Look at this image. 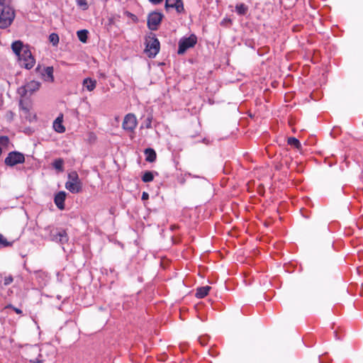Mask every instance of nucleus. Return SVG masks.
I'll return each mask as SVG.
<instances>
[{"label":"nucleus","instance_id":"7ed1b4c3","mask_svg":"<svg viewBox=\"0 0 363 363\" xmlns=\"http://www.w3.org/2000/svg\"><path fill=\"white\" fill-rule=\"evenodd\" d=\"M40 83L39 82L32 80L18 88L17 93L21 96V97H24L27 95L33 94L40 89Z\"/></svg>","mask_w":363,"mask_h":363},{"label":"nucleus","instance_id":"39448f33","mask_svg":"<svg viewBox=\"0 0 363 363\" xmlns=\"http://www.w3.org/2000/svg\"><path fill=\"white\" fill-rule=\"evenodd\" d=\"M160 50V42L155 37H150L146 40L145 52L149 57H154Z\"/></svg>","mask_w":363,"mask_h":363},{"label":"nucleus","instance_id":"4be33fe9","mask_svg":"<svg viewBox=\"0 0 363 363\" xmlns=\"http://www.w3.org/2000/svg\"><path fill=\"white\" fill-rule=\"evenodd\" d=\"M288 144L291 146H294L297 149H300L301 147V145L299 140L294 137H290L288 138Z\"/></svg>","mask_w":363,"mask_h":363},{"label":"nucleus","instance_id":"6e6552de","mask_svg":"<svg viewBox=\"0 0 363 363\" xmlns=\"http://www.w3.org/2000/svg\"><path fill=\"white\" fill-rule=\"evenodd\" d=\"M20 65L26 69H31L35 65V59L28 49H24L21 56L18 57Z\"/></svg>","mask_w":363,"mask_h":363},{"label":"nucleus","instance_id":"a211bd4d","mask_svg":"<svg viewBox=\"0 0 363 363\" xmlns=\"http://www.w3.org/2000/svg\"><path fill=\"white\" fill-rule=\"evenodd\" d=\"M248 10L249 7L243 3L237 4L235 7V11L239 16L246 15Z\"/></svg>","mask_w":363,"mask_h":363},{"label":"nucleus","instance_id":"aec40b11","mask_svg":"<svg viewBox=\"0 0 363 363\" xmlns=\"http://www.w3.org/2000/svg\"><path fill=\"white\" fill-rule=\"evenodd\" d=\"M63 165L64 160L62 158L57 159L52 162V167L58 172H63Z\"/></svg>","mask_w":363,"mask_h":363},{"label":"nucleus","instance_id":"9d476101","mask_svg":"<svg viewBox=\"0 0 363 363\" xmlns=\"http://www.w3.org/2000/svg\"><path fill=\"white\" fill-rule=\"evenodd\" d=\"M162 19V14L159 12H152L151 13L147 18V26L148 28L152 30H155L157 29L158 26L160 25L161 21Z\"/></svg>","mask_w":363,"mask_h":363},{"label":"nucleus","instance_id":"72a5a7b5","mask_svg":"<svg viewBox=\"0 0 363 363\" xmlns=\"http://www.w3.org/2000/svg\"><path fill=\"white\" fill-rule=\"evenodd\" d=\"M149 197V194L147 193V192H143V194H142V199L143 200H146Z\"/></svg>","mask_w":363,"mask_h":363},{"label":"nucleus","instance_id":"412c9836","mask_svg":"<svg viewBox=\"0 0 363 363\" xmlns=\"http://www.w3.org/2000/svg\"><path fill=\"white\" fill-rule=\"evenodd\" d=\"M79 40L82 43H86L88 38V31L86 30H80L77 32Z\"/></svg>","mask_w":363,"mask_h":363},{"label":"nucleus","instance_id":"c756f323","mask_svg":"<svg viewBox=\"0 0 363 363\" xmlns=\"http://www.w3.org/2000/svg\"><path fill=\"white\" fill-rule=\"evenodd\" d=\"M13 281V278L11 276H9V277H5L4 280V285H9L11 283H12Z\"/></svg>","mask_w":363,"mask_h":363},{"label":"nucleus","instance_id":"b1692460","mask_svg":"<svg viewBox=\"0 0 363 363\" xmlns=\"http://www.w3.org/2000/svg\"><path fill=\"white\" fill-rule=\"evenodd\" d=\"M154 179L153 173L150 171H147L144 173L142 177V180L143 182H152Z\"/></svg>","mask_w":363,"mask_h":363},{"label":"nucleus","instance_id":"f704fd0d","mask_svg":"<svg viewBox=\"0 0 363 363\" xmlns=\"http://www.w3.org/2000/svg\"><path fill=\"white\" fill-rule=\"evenodd\" d=\"M151 3L154 4H158L161 3L163 0H149Z\"/></svg>","mask_w":363,"mask_h":363},{"label":"nucleus","instance_id":"f257e3e1","mask_svg":"<svg viewBox=\"0 0 363 363\" xmlns=\"http://www.w3.org/2000/svg\"><path fill=\"white\" fill-rule=\"evenodd\" d=\"M16 17L14 9L11 6H6L0 10V28L6 29L13 23Z\"/></svg>","mask_w":363,"mask_h":363},{"label":"nucleus","instance_id":"f8f14e48","mask_svg":"<svg viewBox=\"0 0 363 363\" xmlns=\"http://www.w3.org/2000/svg\"><path fill=\"white\" fill-rule=\"evenodd\" d=\"M67 194L65 191H59L54 198V202L57 207L60 210L65 209V201L66 199Z\"/></svg>","mask_w":363,"mask_h":363},{"label":"nucleus","instance_id":"473e14b6","mask_svg":"<svg viewBox=\"0 0 363 363\" xmlns=\"http://www.w3.org/2000/svg\"><path fill=\"white\" fill-rule=\"evenodd\" d=\"M199 342H200L201 345H205L207 344V338L206 337H200Z\"/></svg>","mask_w":363,"mask_h":363},{"label":"nucleus","instance_id":"bb28decb","mask_svg":"<svg viewBox=\"0 0 363 363\" xmlns=\"http://www.w3.org/2000/svg\"><path fill=\"white\" fill-rule=\"evenodd\" d=\"M11 242H8L6 239L0 233V245L4 247L10 246Z\"/></svg>","mask_w":363,"mask_h":363},{"label":"nucleus","instance_id":"2f4dec72","mask_svg":"<svg viewBox=\"0 0 363 363\" xmlns=\"http://www.w3.org/2000/svg\"><path fill=\"white\" fill-rule=\"evenodd\" d=\"M152 116H149L146 118L145 120V122H146V128H151V123H152Z\"/></svg>","mask_w":363,"mask_h":363},{"label":"nucleus","instance_id":"c85d7f7f","mask_svg":"<svg viewBox=\"0 0 363 363\" xmlns=\"http://www.w3.org/2000/svg\"><path fill=\"white\" fill-rule=\"evenodd\" d=\"M20 108L26 113L28 112V108L24 105L23 100L21 99L19 101Z\"/></svg>","mask_w":363,"mask_h":363},{"label":"nucleus","instance_id":"4468645a","mask_svg":"<svg viewBox=\"0 0 363 363\" xmlns=\"http://www.w3.org/2000/svg\"><path fill=\"white\" fill-rule=\"evenodd\" d=\"M63 116L62 115L59 116L53 123V128L59 133H62L65 131V128L62 125Z\"/></svg>","mask_w":363,"mask_h":363},{"label":"nucleus","instance_id":"ddd939ff","mask_svg":"<svg viewBox=\"0 0 363 363\" xmlns=\"http://www.w3.org/2000/svg\"><path fill=\"white\" fill-rule=\"evenodd\" d=\"M11 48L13 52L18 57L21 56V54L23 52L24 49H28V48L23 47L22 42L20 40L15 41L11 45Z\"/></svg>","mask_w":363,"mask_h":363},{"label":"nucleus","instance_id":"7c9ffc66","mask_svg":"<svg viewBox=\"0 0 363 363\" xmlns=\"http://www.w3.org/2000/svg\"><path fill=\"white\" fill-rule=\"evenodd\" d=\"M6 308H12L16 313L18 314H21L22 313V311L18 308H16L14 307L12 305H8Z\"/></svg>","mask_w":363,"mask_h":363},{"label":"nucleus","instance_id":"9b49d317","mask_svg":"<svg viewBox=\"0 0 363 363\" xmlns=\"http://www.w3.org/2000/svg\"><path fill=\"white\" fill-rule=\"evenodd\" d=\"M165 8H174L178 13H182L184 11V5L182 0H166Z\"/></svg>","mask_w":363,"mask_h":363},{"label":"nucleus","instance_id":"0eeeda50","mask_svg":"<svg viewBox=\"0 0 363 363\" xmlns=\"http://www.w3.org/2000/svg\"><path fill=\"white\" fill-rule=\"evenodd\" d=\"M24 162V155L17 151H13L9 152L4 161L5 164L9 167H13L18 164H22Z\"/></svg>","mask_w":363,"mask_h":363},{"label":"nucleus","instance_id":"5701e85b","mask_svg":"<svg viewBox=\"0 0 363 363\" xmlns=\"http://www.w3.org/2000/svg\"><path fill=\"white\" fill-rule=\"evenodd\" d=\"M9 143V140L7 136H0V155L2 152L3 148L8 146Z\"/></svg>","mask_w":363,"mask_h":363},{"label":"nucleus","instance_id":"cd10ccee","mask_svg":"<svg viewBox=\"0 0 363 363\" xmlns=\"http://www.w3.org/2000/svg\"><path fill=\"white\" fill-rule=\"evenodd\" d=\"M78 6L82 7L84 10L88 9V4L86 0H76Z\"/></svg>","mask_w":363,"mask_h":363},{"label":"nucleus","instance_id":"6ab92c4d","mask_svg":"<svg viewBox=\"0 0 363 363\" xmlns=\"http://www.w3.org/2000/svg\"><path fill=\"white\" fill-rule=\"evenodd\" d=\"M145 160L149 162H155L157 157L155 151L152 148L145 150Z\"/></svg>","mask_w":363,"mask_h":363},{"label":"nucleus","instance_id":"393cba45","mask_svg":"<svg viewBox=\"0 0 363 363\" xmlns=\"http://www.w3.org/2000/svg\"><path fill=\"white\" fill-rule=\"evenodd\" d=\"M49 40L53 45H57L59 43V36L57 33H52L49 35Z\"/></svg>","mask_w":363,"mask_h":363},{"label":"nucleus","instance_id":"f03ea898","mask_svg":"<svg viewBox=\"0 0 363 363\" xmlns=\"http://www.w3.org/2000/svg\"><path fill=\"white\" fill-rule=\"evenodd\" d=\"M65 188L72 194H78L82 191V183L76 171H72L68 174V179L65 183Z\"/></svg>","mask_w":363,"mask_h":363},{"label":"nucleus","instance_id":"20e7f679","mask_svg":"<svg viewBox=\"0 0 363 363\" xmlns=\"http://www.w3.org/2000/svg\"><path fill=\"white\" fill-rule=\"evenodd\" d=\"M45 230L50 231V239L52 241L63 244L68 240L67 233L63 229L55 228L48 226L45 228Z\"/></svg>","mask_w":363,"mask_h":363},{"label":"nucleus","instance_id":"a878e982","mask_svg":"<svg viewBox=\"0 0 363 363\" xmlns=\"http://www.w3.org/2000/svg\"><path fill=\"white\" fill-rule=\"evenodd\" d=\"M11 0H0V10L6 6H11Z\"/></svg>","mask_w":363,"mask_h":363},{"label":"nucleus","instance_id":"2eb2a0df","mask_svg":"<svg viewBox=\"0 0 363 363\" xmlns=\"http://www.w3.org/2000/svg\"><path fill=\"white\" fill-rule=\"evenodd\" d=\"M82 85L87 91H92L96 86V81L87 77L83 80Z\"/></svg>","mask_w":363,"mask_h":363},{"label":"nucleus","instance_id":"dca6fc26","mask_svg":"<svg viewBox=\"0 0 363 363\" xmlns=\"http://www.w3.org/2000/svg\"><path fill=\"white\" fill-rule=\"evenodd\" d=\"M211 289L209 286H201L197 288L196 292V297L198 298H203L208 295L210 289Z\"/></svg>","mask_w":363,"mask_h":363},{"label":"nucleus","instance_id":"423d86ee","mask_svg":"<svg viewBox=\"0 0 363 363\" xmlns=\"http://www.w3.org/2000/svg\"><path fill=\"white\" fill-rule=\"evenodd\" d=\"M197 43V38L194 34H191L188 38H182L179 42L178 54H184L186 50L193 48Z\"/></svg>","mask_w":363,"mask_h":363},{"label":"nucleus","instance_id":"c9c22d12","mask_svg":"<svg viewBox=\"0 0 363 363\" xmlns=\"http://www.w3.org/2000/svg\"><path fill=\"white\" fill-rule=\"evenodd\" d=\"M30 362H31V363H40V362H41V361L38 360V359H37V360H31V361H30Z\"/></svg>","mask_w":363,"mask_h":363},{"label":"nucleus","instance_id":"1a4fd4ad","mask_svg":"<svg viewBox=\"0 0 363 363\" xmlns=\"http://www.w3.org/2000/svg\"><path fill=\"white\" fill-rule=\"evenodd\" d=\"M137 124L138 121L135 116L133 113H128L124 117L122 127L125 130L133 133Z\"/></svg>","mask_w":363,"mask_h":363},{"label":"nucleus","instance_id":"f3484780","mask_svg":"<svg viewBox=\"0 0 363 363\" xmlns=\"http://www.w3.org/2000/svg\"><path fill=\"white\" fill-rule=\"evenodd\" d=\"M53 67H47L45 68L43 74V77L45 81L52 82L54 81L53 76Z\"/></svg>","mask_w":363,"mask_h":363}]
</instances>
